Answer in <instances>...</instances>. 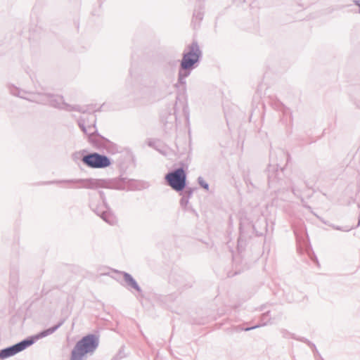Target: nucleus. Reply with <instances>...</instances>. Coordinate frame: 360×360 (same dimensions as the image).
Instances as JSON below:
<instances>
[{
	"mask_svg": "<svg viewBox=\"0 0 360 360\" xmlns=\"http://www.w3.org/2000/svg\"><path fill=\"white\" fill-rule=\"evenodd\" d=\"M98 338L94 335H88L77 342L72 352L70 360H82L84 356L93 352L98 346Z\"/></svg>",
	"mask_w": 360,
	"mask_h": 360,
	"instance_id": "1",
	"label": "nucleus"
},
{
	"mask_svg": "<svg viewBox=\"0 0 360 360\" xmlns=\"http://www.w3.org/2000/svg\"><path fill=\"white\" fill-rule=\"evenodd\" d=\"M165 179L168 184L175 191H182L186 186V172L183 169H178L168 173Z\"/></svg>",
	"mask_w": 360,
	"mask_h": 360,
	"instance_id": "2",
	"label": "nucleus"
},
{
	"mask_svg": "<svg viewBox=\"0 0 360 360\" xmlns=\"http://www.w3.org/2000/svg\"><path fill=\"white\" fill-rule=\"evenodd\" d=\"M84 164L93 168H103L110 166V161L108 158L98 153H92L83 158Z\"/></svg>",
	"mask_w": 360,
	"mask_h": 360,
	"instance_id": "3",
	"label": "nucleus"
},
{
	"mask_svg": "<svg viewBox=\"0 0 360 360\" xmlns=\"http://www.w3.org/2000/svg\"><path fill=\"white\" fill-rule=\"evenodd\" d=\"M200 51L196 44H193L190 48V51L184 55L181 67L184 69H188L195 63L199 58Z\"/></svg>",
	"mask_w": 360,
	"mask_h": 360,
	"instance_id": "4",
	"label": "nucleus"
},
{
	"mask_svg": "<svg viewBox=\"0 0 360 360\" xmlns=\"http://www.w3.org/2000/svg\"><path fill=\"white\" fill-rule=\"evenodd\" d=\"M32 342H33L31 340H25L16 344L14 346L3 349L0 352V358L5 359L13 356L19 352L25 349L27 347L31 345Z\"/></svg>",
	"mask_w": 360,
	"mask_h": 360,
	"instance_id": "5",
	"label": "nucleus"
},
{
	"mask_svg": "<svg viewBox=\"0 0 360 360\" xmlns=\"http://www.w3.org/2000/svg\"><path fill=\"white\" fill-rule=\"evenodd\" d=\"M124 280L125 281L130 285L132 288L136 289V290L139 291L140 288L139 285H137L136 282L134 281V279L129 274H125L124 276Z\"/></svg>",
	"mask_w": 360,
	"mask_h": 360,
	"instance_id": "6",
	"label": "nucleus"
},
{
	"mask_svg": "<svg viewBox=\"0 0 360 360\" xmlns=\"http://www.w3.org/2000/svg\"><path fill=\"white\" fill-rule=\"evenodd\" d=\"M53 328H50V329H48L42 333H40V335H39V337H44V336H46L51 333H52L53 332Z\"/></svg>",
	"mask_w": 360,
	"mask_h": 360,
	"instance_id": "7",
	"label": "nucleus"
}]
</instances>
